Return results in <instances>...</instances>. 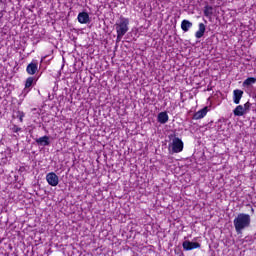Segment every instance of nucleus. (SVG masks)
<instances>
[{"label":"nucleus","instance_id":"f257e3e1","mask_svg":"<svg viewBox=\"0 0 256 256\" xmlns=\"http://www.w3.org/2000/svg\"><path fill=\"white\" fill-rule=\"evenodd\" d=\"M233 223H234V227L237 235H241L244 229H247V227H250L251 216L249 214L240 213L234 219Z\"/></svg>","mask_w":256,"mask_h":256},{"label":"nucleus","instance_id":"f03ea898","mask_svg":"<svg viewBox=\"0 0 256 256\" xmlns=\"http://www.w3.org/2000/svg\"><path fill=\"white\" fill-rule=\"evenodd\" d=\"M115 29L117 32V43L123 39V36L129 31V20L125 17H120V21L116 22Z\"/></svg>","mask_w":256,"mask_h":256},{"label":"nucleus","instance_id":"7ed1b4c3","mask_svg":"<svg viewBox=\"0 0 256 256\" xmlns=\"http://www.w3.org/2000/svg\"><path fill=\"white\" fill-rule=\"evenodd\" d=\"M170 147L172 153H181V151H183V141L180 138L174 137Z\"/></svg>","mask_w":256,"mask_h":256},{"label":"nucleus","instance_id":"20e7f679","mask_svg":"<svg viewBox=\"0 0 256 256\" xmlns=\"http://www.w3.org/2000/svg\"><path fill=\"white\" fill-rule=\"evenodd\" d=\"M46 181L51 187H57L59 185V176L55 172H50L46 175Z\"/></svg>","mask_w":256,"mask_h":256},{"label":"nucleus","instance_id":"39448f33","mask_svg":"<svg viewBox=\"0 0 256 256\" xmlns=\"http://www.w3.org/2000/svg\"><path fill=\"white\" fill-rule=\"evenodd\" d=\"M182 247L185 251H191L201 248V244H199V242L184 241Z\"/></svg>","mask_w":256,"mask_h":256},{"label":"nucleus","instance_id":"423d86ee","mask_svg":"<svg viewBox=\"0 0 256 256\" xmlns=\"http://www.w3.org/2000/svg\"><path fill=\"white\" fill-rule=\"evenodd\" d=\"M242 98H243V90L236 89L233 91V101L235 105H239V103H241Z\"/></svg>","mask_w":256,"mask_h":256},{"label":"nucleus","instance_id":"0eeeda50","mask_svg":"<svg viewBox=\"0 0 256 256\" xmlns=\"http://www.w3.org/2000/svg\"><path fill=\"white\" fill-rule=\"evenodd\" d=\"M37 145H41L42 147H47L51 145V141H49V136H43L36 139Z\"/></svg>","mask_w":256,"mask_h":256},{"label":"nucleus","instance_id":"6e6552de","mask_svg":"<svg viewBox=\"0 0 256 256\" xmlns=\"http://www.w3.org/2000/svg\"><path fill=\"white\" fill-rule=\"evenodd\" d=\"M37 69H38L37 63L31 62L30 64H28L26 71L28 75H35V73H37Z\"/></svg>","mask_w":256,"mask_h":256},{"label":"nucleus","instance_id":"1a4fd4ad","mask_svg":"<svg viewBox=\"0 0 256 256\" xmlns=\"http://www.w3.org/2000/svg\"><path fill=\"white\" fill-rule=\"evenodd\" d=\"M78 21L81 24H87L89 23V14L87 12H80L78 14Z\"/></svg>","mask_w":256,"mask_h":256},{"label":"nucleus","instance_id":"9d476101","mask_svg":"<svg viewBox=\"0 0 256 256\" xmlns=\"http://www.w3.org/2000/svg\"><path fill=\"white\" fill-rule=\"evenodd\" d=\"M167 121H169V115L167 114V112H160L158 114V123L165 125Z\"/></svg>","mask_w":256,"mask_h":256},{"label":"nucleus","instance_id":"9b49d317","mask_svg":"<svg viewBox=\"0 0 256 256\" xmlns=\"http://www.w3.org/2000/svg\"><path fill=\"white\" fill-rule=\"evenodd\" d=\"M207 111H208V108L204 107L203 109L199 110L194 114L193 119H196V120L203 119V117L207 115Z\"/></svg>","mask_w":256,"mask_h":256},{"label":"nucleus","instance_id":"f8f14e48","mask_svg":"<svg viewBox=\"0 0 256 256\" xmlns=\"http://www.w3.org/2000/svg\"><path fill=\"white\" fill-rule=\"evenodd\" d=\"M233 113L235 115V117H243V115H245V109L243 108V105H238L234 110Z\"/></svg>","mask_w":256,"mask_h":256},{"label":"nucleus","instance_id":"ddd939ff","mask_svg":"<svg viewBox=\"0 0 256 256\" xmlns=\"http://www.w3.org/2000/svg\"><path fill=\"white\" fill-rule=\"evenodd\" d=\"M191 27H193V23H191L189 20H183L182 21V23H181L182 31L187 33V31H189V29H191Z\"/></svg>","mask_w":256,"mask_h":256},{"label":"nucleus","instance_id":"4468645a","mask_svg":"<svg viewBox=\"0 0 256 256\" xmlns=\"http://www.w3.org/2000/svg\"><path fill=\"white\" fill-rule=\"evenodd\" d=\"M205 35V24H199V30L195 33L196 39H201Z\"/></svg>","mask_w":256,"mask_h":256},{"label":"nucleus","instance_id":"2eb2a0df","mask_svg":"<svg viewBox=\"0 0 256 256\" xmlns=\"http://www.w3.org/2000/svg\"><path fill=\"white\" fill-rule=\"evenodd\" d=\"M256 83V78L255 77H249L247 78L243 83H242V87H251V85H255Z\"/></svg>","mask_w":256,"mask_h":256},{"label":"nucleus","instance_id":"dca6fc26","mask_svg":"<svg viewBox=\"0 0 256 256\" xmlns=\"http://www.w3.org/2000/svg\"><path fill=\"white\" fill-rule=\"evenodd\" d=\"M204 15L205 17H211L213 15V6L206 5L204 7Z\"/></svg>","mask_w":256,"mask_h":256},{"label":"nucleus","instance_id":"f3484780","mask_svg":"<svg viewBox=\"0 0 256 256\" xmlns=\"http://www.w3.org/2000/svg\"><path fill=\"white\" fill-rule=\"evenodd\" d=\"M33 81H35V78L28 77L25 82V89H29L33 85Z\"/></svg>","mask_w":256,"mask_h":256},{"label":"nucleus","instance_id":"a211bd4d","mask_svg":"<svg viewBox=\"0 0 256 256\" xmlns=\"http://www.w3.org/2000/svg\"><path fill=\"white\" fill-rule=\"evenodd\" d=\"M17 117H18L20 123H23V117H25V113L18 111Z\"/></svg>","mask_w":256,"mask_h":256},{"label":"nucleus","instance_id":"6ab92c4d","mask_svg":"<svg viewBox=\"0 0 256 256\" xmlns=\"http://www.w3.org/2000/svg\"><path fill=\"white\" fill-rule=\"evenodd\" d=\"M244 111L247 113V111H249V109H251V104L249 102H246L243 106Z\"/></svg>","mask_w":256,"mask_h":256},{"label":"nucleus","instance_id":"aec40b11","mask_svg":"<svg viewBox=\"0 0 256 256\" xmlns=\"http://www.w3.org/2000/svg\"><path fill=\"white\" fill-rule=\"evenodd\" d=\"M12 131H13V133H19V131H21V128H20V127H17V126H14V127L12 128Z\"/></svg>","mask_w":256,"mask_h":256}]
</instances>
